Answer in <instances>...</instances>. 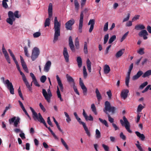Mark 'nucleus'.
Here are the masks:
<instances>
[{"mask_svg": "<svg viewBox=\"0 0 151 151\" xmlns=\"http://www.w3.org/2000/svg\"><path fill=\"white\" fill-rule=\"evenodd\" d=\"M116 108L114 106H111L110 103L108 101H106L105 102V107L103 109L104 111L108 115V117L109 122L112 123L114 122V119L111 118L108 111L111 112L113 114H114Z\"/></svg>", "mask_w": 151, "mask_h": 151, "instance_id": "nucleus-1", "label": "nucleus"}, {"mask_svg": "<svg viewBox=\"0 0 151 151\" xmlns=\"http://www.w3.org/2000/svg\"><path fill=\"white\" fill-rule=\"evenodd\" d=\"M61 24L58 21V18L55 17L54 20V29L55 33L53 42H56L58 39V37L60 35Z\"/></svg>", "mask_w": 151, "mask_h": 151, "instance_id": "nucleus-2", "label": "nucleus"}, {"mask_svg": "<svg viewBox=\"0 0 151 151\" xmlns=\"http://www.w3.org/2000/svg\"><path fill=\"white\" fill-rule=\"evenodd\" d=\"M9 18L6 20L7 22L11 25H12L13 22L15 20V18H18L20 16L19 14V11H16L14 13L13 12L10 11L8 13Z\"/></svg>", "mask_w": 151, "mask_h": 151, "instance_id": "nucleus-3", "label": "nucleus"}, {"mask_svg": "<svg viewBox=\"0 0 151 151\" xmlns=\"http://www.w3.org/2000/svg\"><path fill=\"white\" fill-rule=\"evenodd\" d=\"M30 109L32 112V116L34 120H37L39 122L42 123L46 127H47V124L41 114L39 113L37 114L31 107H30Z\"/></svg>", "mask_w": 151, "mask_h": 151, "instance_id": "nucleus-4", "label": "nucleus"}, {"mask_svg": "<svg viewBox=\"0 0 151 151\" xmlns=\"http://www.w3.org/2000/svg\"><path fill=\"white\" fill-rule=\"evenodd\" d=\"M56 79L58 84V86L57 87V93L58 98L60 99V101H63V99L61 97V96L60 93V92L59 90V88L60 91L63 92V85L58 75L56 76Z\"/></svg>", "mask_w": 151, "mask_h": 151, "instance_id": "nucleus-5", "label": "nucleus"}, {"mask_svg": "<svg viewBox=\"0 0 151 151\" xmlns=\"http://www.w3.org/2000/svg\"><path fill=\"white\" fill-rule=\"evenodd\" d=\"M1 80L3 81L4 84L6 85L7 88L9 90L10 93L12 94H14V89L12 83L10 82L8 79L4 80V78L2 77L1 78Z\"/></svg>", "mask_w": 151, "mask_h": 151, "instance_id": "nucleus-6", "label": "nucleus"}, {"mask_svg": "<svg viewBox=\"0 0 151 151\" xmlns=\"http://www.w3.org/2000/svg\"><path fill=\"white\" fill-rule=\"evenodd\" d=\"M42 93L45 99L47 102L48 103L50 102L51 98L52 96L50 88H49L47 90V91L44 89H42Z\"/></svg>", "mask_w": 151, "mask_h": 151, "instance_id": "nucleus-7", "label": "nucleus"}, {"mask_svg": "<svg viewBox=\"0 0 151 151\" xmlns=\"http://www.w3.org/2000/svg\"><path fill=\"white\" fill-rule=\"evenodd\" d=\"M20 119L18 117L14 116L9 119V121L10 124L13 123L14 126L16 127H19V123Z\"/></svg>", "mask_w": 151, "mask_h": 151, "instance_id": "nucleus-8", "label": "nucleus"}, {"mask_svg": "<svg viewBox=\"0 0 151 151\" xmlns=\"http://www.w3.org/2000/svg\"><path fill=\"white\" fill-rule=\"evenodd\" d=\"M123 119L124 122L122 119L120 120V122L121 124L123 126L124 124V127L127 131L130 133H132V131L130 129V124L129 123L125 116L123 117Z\"/></svg>", "mask_w": 151, "mask_h": 151, "instance_id": "nucleus-9", "label": "nucleus"}, {"mask_svg": "<svg viewBox=\"0 0 151 151\" xmlns=\"http://www.w3.org/2000/svg\"><path fill=\"white\" fill-rule=\"evenodd\" d=\"M40 54V50L38 48L35 47L32 50L31 58L33 61L35 60L38 57Z\"/></svg>", "mask_w": 151, "mask_h": 151, "instance_id": "nucleus-10", "label": "nucleus"}, {"mask_svg": "<svg viewBox=\"0 0 151 151\" xmlns=\"http://www.w3.org/2000/svg\"><path fill=\"white\" fill-rule=\"evenodd\" d=\"M79 80V84L83 90V94L84 96H86L87 94V89L81 80V78H80Z\"/></svg>", "mask_w": 151, "mask_h": 151, "instance_id": "nucleus-11", "label": "nucleus"}, {"mask_svg": "<svg viewBox=\"0 0 151 151\" xmlns=\"http://www.w3.org/2000/svg\"><path fill=\"white\" fill-rule=\"evenodd\" d=\"M83 11L81 12L79 19L78 31L80 33L82 31V28L83 27Z\"/></svg>", "mask_w": 151, "mask_h": 151, "instance_id": "nucleus-12", "label": "nucleus"}, {"mask_svg": "<svg viewBox=\"0 0 151 151\" xmlns=\"http://www.w3.org/2000/svg\"><path fill=\"white\" fill-rule=\"evenodd\" d=\"M75 21L74 19H72L68 21L65 24V27L67 30H71L72 26L74 24Z\"/></svg>", "mask_w": 151, "mask_h": 151, "instance_id": "nucleus-13", "label": "nucleus"}, {"mask_svg": "<svg viewBox=\"0 0 151 151\" xmlns=\"http://www.w3.org/2000/svg\"><path fill=\"white\" fill-rule=\"evenodd\" d=\"M2 51L4 54V56L7 62L8 63H10V59L9 58V57L3 45L2 48Z\"/></svg>", "mask_w": 151, "mask_h": 151, "instance_id": "nucleus-14", "label": "nucleus"}, {"mask_svg": "<svg viewBox=\"0 0 151 151\" xmlns=\"http://www.w3.org/2000/svg\"><path fill=\"white\" fill-rule=\"evenodd\" d=\"M21 62L22 64V65L23 69L24 71L27 73H29V70L27 68V65L24 62V60L22 57L20 56Z\"/></svg>", "mask_w": 151, "mask_h": 151, "instance_id": "nucleus-15", "label": "nucleus"}, {"mask_svg": "<svg viewBox=\"0 0 151 151\" xmlns=\"http://www.w3.org/2000/svg\"><path fill=\"white\" fill-rule=\"evenodd\" d=\"M63 54L65 61L67 62H68L69 61V55L68 53L67 49L65 47H64V48Z\"/></svg>", "mask_w": 151, "mask_h": 151, "instance_id": "nucleus-16", "label": "nucleus"}, {"mask_svg": "<svg viewBox=\"0 0 151 151\" xmlns=\"http://www.w3.org/2000/svg\"><path fill=\"white\" fill-rule=\"evenodd\" d=\"M22 79L24 83L27 88L29 90V91H31L32 90V88H31V87H30V85L29 84L28 81H27V80L26 78V77L24 75V76H22Z\"/></svg>", "mask_w": 151, "mask_h": 151, "instance_id": "nucleus-17", "label": "nucleus"}, {"mask_svg": "<svg viewBox=\"0 0 151 151\" xmlns=\"http://www.w3.org/2000/svg\"><path fill=\"white\" fill-rule=\"evenodd\" d=\"M51 63L50 61H47L45 64L44 68V71L46 72L49 71L51 66Z\"/></svg>", "mask_w": 151, "mask_h": 151, "instance_id": "nucleus-18", "label": "nucleus"}, {"mask_svg": "<svg viewBox=\"0 0 151 151\" xmlns=\"http://www.w3.org/2000/svg\"><path fill=\"white\" fill-rule=\"evenodd\" d=\"M83 114L86 120H89L90 121H93V118L92 116L90 114L88 116L87 115L86 113L85 112L84 109H83Z\"/></svg>", "mask_w": 151, "mask_h": 151, "instance_id": "nucleus-19", "label": "nucleus"}, {"mask_svg": "<svg viewBox=\"0 0 151 151\" xmlns=\"http://www.w3.org/2000/svg\"><path fill=\"white\" fill-rule=\"evenodd\" d=\"M69 44L71 50L73 52H74L75 51L74 46L73 44L72 38L71 36H70L69 38Z\"/></svg>", "mask_w": 151, "mask_h": 151, "instance_id": "nucleus-20", "label": "nucleus"}, {"mask_svg": "<svg viewBox=\"0 0 151 151\" xmlns=\"http://www.w3.org/2000/svg\"><path fill=\"white\" fill-rule=\"evenodd\" d=\"M30 75L32 79V82L35 86L38 87L40 86V85L38 83L36 78L34 74L32 73H30Z\"/></svg>", "mask_w": 151, "mask_h": 151, "instance_id": "nucleus-21", "label": "nucleus"}, {"mask_svg": "<svg viewBox=\"0 0 151 151\" xmlns=\"http://www.w3.org/2000/svg\"><path fill=\"white\" fill-rule=\"evenodd\" d=\"M95 24V20L93 19H91L90 20L88 23V25H91L90 27L89 30V32L91 33L93 30V27L94 25Z\"/></svg>", "mask_w": 151, "mask_h": 151, "instance_id": "nucleus-22", "label": "nucleus"}, {"mask_svg": "<svg viewBox=\"0 0 151 151\" xmlns=\"http://www.w3.org/2000/svg\"><path fill=\"white\" fill-rule=\"evenodd\" d=\"M129 91L128 89H124L121 92V96L124 99H125L127 97L128 93Z\"/></svg>", "mask_w": 151, "mask_h": 151, "instance_id": "nucleus-23", "label": "nucleus"}, {"mask_svg": "<svg viewBox=\"0 0 151 151\" xmlns=\"http://www.w3.org/2000/svg\"><path fill=\"white\" fill-rule=\"evenodd\" d=\"M48 17L51 18L52 15V3L49 4L48 8Z\"/></svg>", "mask_w": 151, "mask_h": 151, "instance_id": "nucleus-24", "label": "nucleus"}, {"mask_svg": "<svg viewBox=\"0 0 151 151\" xmlns=\"http://www.w3.org/2000/svg\"><path fill=\"white\" fill-rule=\"evenodd\" d=\"M135 133L136 135L142 141H144L145 139V137L144 134L140 133L138 131H136Z\"/></svg>", "mask_w": 151, "mask_h": 151, "instance_id": "nucleus-25", "label": "nucleus"}, {"mask_svg": "<svg viewBox=\"0 0 151 151\" xmlns=\"http://www.w3.org/2000/svg\"><path fill=\"white\" fill-rule=\"evenodd\" d=\"M125 49H122L118 51L115 55L116 58H118L121 57L124 53Z\"/></svg>", "mask_w": 151, "mask_h": 151, "instance_id": "nucleus-26", "label": "nucleus"}, {"mask_svg": "<svg viewBox=\"0 0 151 151\" xmlns=\"http://www.w3.org/2000/svg\"><path fill=\"white\" fill-rule=\"evenodd\" d=\"M143 74V73L142 71L141 70L139 71L137 74L133 77L132 79L134 80L137 79Z\"/></svg>", "mask_w": 151, "mask_h": 151, "instance_id": "nucleus-27", "label": "nucleus"}, {"mask_svg": "<svg viewBox=\"0 0 151 151\" xmlns=\"http://www.w3.org/2000/svg\"><path fill=\"white\" fill-rule=\"evenodd\" d=\"M95 93L97 99L99 101H100L102 99V96L97 88L95 89Z\"/></svg>", "mask_w": 151, "mask_h": 151, "instance_id": "nucleus-28", "label": "nucleus"}, {"mask_svg": "<svg viewBox=\"0 0 151 151\" xmlns=\"http://www.w3.org/2000/svg\"><path fill=\"white\" fill-rule=\"evenodd\" d=\"M110 68L109 66L107 64L105 65L104 67V74H107L110 71Z\"/></svg>", "mask_w": 151, "mask_h": 151, "instance_id": "nucleus-29", "label": "nucleus"}, {"mask_svg": "<svg viewBox=\"0 0 151 151\" xmlns=\"http://www.w3.org/2000/svg\"><path fill=\"white\" fill-rule=\"evenodd\" d=\"M66 77L68 81L70 83H72L73 85H75L74 81L72 77L70 76L68 74H67L66 75Z\"/></svg>", "mask_w": 151, "mask_h": 151, "instance_id": "nucleus-30", "label": "nucleus"}, {"mask_svg": "<svg viewBox=\"0 0 151 151\" xmlns=\"http://www.w3.org/2000/svg\"><path fill=\"white\" fill-rule=\"evenodd\" d=\"M86 65L88 71L89 73L91 72V63L89 59H88L86 61Z\"/></svg>", "mask_w": 151, "mask_h": 151, "instance_id": "nucleus-31", "label": "nucleus"}, {"mask_svg": "<svg viewBox=\"0 0 151 151\" xmlns=\"http://www.w3.org/2000/svg\"><path fill=\"white\" fill-rule=\"evenodd\" d=\"M145 28L144 25L142 24L136 25L135 27V29L137 30H143Z\"/></svg>", "mask_w": 151, "mask_h": 151, "instance_id": "nucleus-32", "label": "nucleus"}, {"mask_svg": "<svg viewBox=\"0 0 151 151\" xmlns=\"http://www.w3.org/2000/svg\"><path fill=\"white\" fill-rule=\"evenodd\" d=\"M148 33L146 30L143 29L139 33V36H143L144 35H148Z\"/></svg>", "mask_w": 151, "mask_h": 151, "instance_id": "nucleus-33", "label": "nucleus"}, {"mask_svg": "<svg viewBox=\"0 0 151 151\" xmlns=\"http://www.w3.org/2000/svg\"><path fill=\"white\" fill-rule=\"evenodd\" d=\"M60 140L62 144H63V145L65 149L67 150H69V148L68 146L67 145L65 142L62 138H60Z\"/></svg>", "mask_w": 151, "mask_h": 151, "instance_id": "nucleus-34", "label": "nucleus"}, {"mask_svg": "<svg viewBox=\"0 0 151 151\" xmlns=\"http://www.w3.org/2000/svg\"><path fill=\"white\" fill-rule=\"evenodd\" d=\"M77 61L78 65L79 68H81L82 65V60L81 58L80 57H78L77 58Z\"/></svg>", "mask_w": 151, "mask_h": 151, "instance_id": "nucleus-35", "label": "nucleus"}, {"mask_svg": "<svg viewBox=\"0 0 151 151\" xmlns=\"http://www.w3.org/2000/svg\"><path fill=\"white\" fill-rule=\"evenodd\" d=\"M151 75V70H149L145 72L142 75V77L145 78Z\"/></svg>", "mask_w": 151, "mask_h": 151, "instance_id": "nucleus-36", "label": "nucleus"}, {"mask_svg": "<svg viewBox=\"0 0 151 151\" xmlns=\"http://www.w3.org/2000/svg\"><path fill=\"white\" fill-rule=\"evenodd\" d=\"M95 138L96 139L100 138L101 137L100 132L97 129H96L95 132Z\"/></svg>", "mask_w": 151, "mask_h": 151, "instance_id": "nucleus-37", "label": "nucleus"}, {"mask_svg": "<svg viewBox=\"0 0 151 151\" xmlns=\"http://www.w3.org/2000/svg\"><path fill=\"white\" fill-rule=\"evenodd\" d=\"M51 18H50L49 17L48 18H47L45 21L44 23V27H46L47 26H49L50 24V19Z\"/></svg>", "mask_w": 151, "mask_h": 151, "instance_id": "nucleus-38", "label": "nucleus"}, {"mask_svg": "<svg viewBox=\"0 0 151 151\" xmlns=\"http://www.w3.org/2000/svg\"><path fill=\"white\" fill-rule=\"evenodd\" d=\"M64 113L66 117V121L68 123H69L71 121V119L70 117L67 112L65 111L64 112Z\"/></svg>", "mask_w": 151, "mask_h": 151, "instance_id": "nucleus-39", "label": "nucleus"}, {"mask_svg": "<svg viewBox=\"0 0 151 151\" xmlns=\"http://www.w3.org/2000/svg\"><path fill=\"white\" fill-rule=\"evenodd\" d=\"M83 74L84 78H86L88 74L86 71V68L85 66L83 67Z\"/></svg>", "mask_w": 151, "mask_h": 151, "instance_id": "nucleus-40", "label": "nucleus"}, {"mask_svg": "<svg viewBox=\"0 0 151 151\" xmlns=\"http://www.w3.org/2000/svg\"><path fill=\"white\" fill-rule=\"evenodd\" d=\"M91 108L92 111L94 113L95 115L97 114V112L96 111V109L95 105L94 104H92L91 105Z\"/></svg>", "mask_w": 151, "mask_h": 151, "instance_id": "nucleus-41", "label": "nucleus"}, {"mask_svg": "<svg viewBox=\"0 0 151 151\" xmlns=\"http://www.w3.org/2000/svg\"><path fill=\"white\" fill-rule=\"evenodd\" d=\"M137 52L140 55H142L145 53L144 48H140L137 50Z\"/></svg>", "mask_w": 151, "mask_h": 151, "instance_id": "nucleus-42", "label": "nucleus"}, {"mask_svg": "<svg viewBox=\"0 0 151 151\" xmlns=\"http://www.w3.org/2000/svg\"><path fill=\"white\" fill-rule=\"evenodd\" d=\"M83 50L85 54H87L88 52L87 48V42H84V47L83 48Z\"/></svg>", "mask_w": 151, "mask_h": 151, "instance_id": "nucleus-43", "label": "nucleus"}, {"mask_svg": "<svg viewBox=\"0 0 151 151\" xmlns=\"http://www.w3.org/2000/svg\"><path fill=\"white\" fill-rule=\"evenodd\" d=\"M99 120L102 124H104L106 127H109L107 122L106 120L105 119L103 120L101 118H99Z\"/></svg>", "mask_w": 151, "mask_h": 151, "instance_id": "nucleus-44", "label": "nucleus"}, {"mask_svg": "<svg viewBox=\"0 0 151 151\" xmlns=\"http://www.w3.org/2000/svg\"><path fill=\"white\" fill-rule=\"evenodd\" d=\"M24 50L25 56L28 57H29L30 55L29 53L27 48L26 46L24 47Z\"/></svg>", "mask_w": 151, "mask_h": 151, "instance_id": "nucleus-45", "label": "nucleus"}, {"mask_svg": "<svg viewBox=\"0 0 151 151\" xmlns=\"http://www.w3.org/2000/svg\"><path fill=\"white\" fill-rule=\"evenodd\" d=\"M75 45L76 49H78L79 48V44L78 39V37L76 38L75 42Z\"/></svg>", "mask_w": 151, "mask_h": 151, "instance_id": "nucleus-46", "label": "nucleus"}, {"mask_svg": "<svg viewBox=\"0 0 151 151\" xmlns=\"http://www.w3.org/2000/svg\"><path fill=\"white\" fill-rule=\"evenodd\" d=\"M144 108V106L141 104H139L137 107V112L138 113L141 112L142 109H143Z\"/></svg>", "mask_w": 151, "mask_h": 151, "instance_id": "nucleus-47", "label": "nucleus"}, {"mask_svg": "<svg viewBox=\"0 0 151 151\" xmlns=\"http://www.w3.org/2000/svg\"><path fill=\"white\" fill-rule=\"evenodd\" d=\"M116 36L115 35H113L109 39V44H111L116 39Z\"/></svg>", "mask_w": 151, "mask_h": 151, "instance_id": "nucleus-48", "label": "nucleus"}, {"mask_svg": "<svg viewBox=\"0 0 151 151\" xmlns=\"http://www.w3.org/2000/svg\"><path fill=\"white\" fill-rule=\"evenodd\" d=\"M8 1V0H3L2 5L3 7L6 9L8 7V5L6 3Z\"/></svg>", "mask_w": 151, "mask_h": 151, "instance_id": "nucleus-49", "label": "nucleus"}, {"mask_svg": "<svg viewBox=\"0 0 151 151\" xmlns=\"http://www.w3.org/2000/svg\"><path fill=\"white\" fill-rule=\"evenodd\" d=\"M137 144H136L135 145L139 151H143V150L141 147L140 145L139 144V142L138 141H137Z\"/></svg>", "mask_w": 151, "mask_h": 151, "instance_id": "nucleus-50", "label": "nucleus"}, {"mask_svg": "<svg viewBox=\"0 0 151 151\" xmlns=\"http://www.w3.org/2000/svg\"><path fill=\"white\" fill-rule=\"evenodd\" d=\"M109 38V34H107L105 35L104 38V44H106L107 43L108 40Z\"/></svg>", "mask_w": 151, "mask_h": 151, "instance_id": "nucleus-51", "label": "nucleus"}, {"mask_svg": "<svg viewBox=\"0 0 151 151\" xmlns=\"http://www.w3.org/2000/svg\"><path fill=\"white\" fill-rule=\"evenodd\" d=\"M74 4L76 9L78 10L79 8V4L77 0H74Z\"/></svg>", "mask_w": 151, "mask_h": 151, "instance_id": "nucleus-52", "label": "nucleus"}, {"mask_svg": "<svg viewBox=\"0 0 151 151\" xmlns=\"http://www.w3.org/2000/svg\"><path fill=\"white\" fill-rule=\"evenodd\" d=\"M83 128L87 135L89 137H90L91 136L90 133L88 130L86 126H85Z\"/></svg>", "mask_w": 151, "mask_h": 151, "instance_id": "nucleus-53", "label": "nucleus"}, {"mask_svg": "<svg viewBox=\"0 0 151 151\" xmlns=\"http://www.w3.org/2000/svg\"><path fill=\"white\" fill-rule=\"evenodd\" d=\"M128 33L129 32H127L122 36L120 40L121 42H122L126 38Z\"/></svg>", "mask_w": 151, "mask_h": 151, "instance_id": "nucleus-54", "label": "nucleus"}, {"mask_svg": "<svg viewBox=\"0 0 151 151\" xmlns=\"http://www.w3.org/2000/svg\"><path fill=\"white\" fill-rule=\"evenodd\" d=\"M41 35V33L40 32H36L33 34V36L34 38H37L40 37Z\"/></svg>", "mask_w": 151, "mask_h": 151, "instance_id": "nucleus-55", "label": "nucleus"}, {"mask_svg": "<svg viewBox=\"0 0 151 151\" xmlns=\"http://www.w3.org/2000/svg\"><path fill=\"white\" fill-rule=\"evenodd\" d=\"M46 77L45 76H42L40 78V80L41 82L44 83L46 81Z\"/></svg>", "mask_w": 151, "mask_h": 151, "instance_id": "nucleus-56", "label": "nucleus"}, {"mask_svg": "<svg viewBox=\"0 0 151 151\" xmlns=\"http://www.w3.org/2000/svg\"><path fill=\"white\" fill-rule=\"evenodd\" d=\"M148 84V82L146 81L142 84H141L139 86V88L141 89H142L144 87L146 86Z\"/></svg>", "mask_w": 151, "mask_h": 151, "instance_id": "nucleus-57", "label": "nucleus"}, {"mask_svg": "<svg viewBox=\"0 0 151 151\" xmlns=\"http://www.w3.org/2000/svg\"><path fill=\"white\" fill-rule=\"evenodd\" d=\"M108 22H107L105 23L104 25V32L106 31L108 29Z\"/></svg>", "mask_w": 151, "mask_h": 151, "instance_id": "nucleus-58", "label": "nucleus"}, {"mask_svg": "<svg viewBox=\"0 0 151 151\" xmlns=\"http://www.w3.org/2000/svg\"><path fill=\"white\" fill-rule=\"evenodd\" d=\"M130 77L126 76L125 78V84L127 86H129V81Z\"/></svg>", "mask_w": 151, "mask_h": 151, "instance_id": "nucleus-59", "label": "nucleus"}, {"mask_svg": "<svg viewBox=\"0 0 151 151\" xmlns=\"http://www.w3.org/2000/svg\"><path fill=\"white\" fill-rule=\"evenodd\" d=\"M19 136L22 139H25L24 134L23 132V131H21V133L19 134Z\"/></svg>", "mask_w": 151, "mask_h": 151, "instance_id": "nucleus-60", "label": "nucleus"}, {"mask_svg": "<svg viewBox=\"0 0 151 151\" xmlns=\"http://www.w3.org/2000/svg\"><path fill=\"white\" fill-rule=\"evenodd\" d=\"M102 146L105 151H109V147L108 146L103 144L102 145Z\"/></svg>", "mask_w": 151, "mask_h": 151, "instance_id": "nucleus-61", "label": "nucleus"}, {"mask_svg": "<svg viewBox=\"0 0 151 151\" xmlns=\"http://www.w3.org/2000/svg\"><path fill=\"white\" fill-rule=\"evenodd\" d=\"M130 16V14L129 13H128L127 14V17L123 19V22H124L128 21L129 19Z\"/></svg>", "mask_w": 151, "mask_h": 151, "instance_id": "nucleus-62", "label": "nucleus"}, {"mask_svg": "<svg viewBox=\"0 0 151 151\" xmlns=\"http://www.w3.org/2000/svg\"><path fill=\"white\" fill-rule=\"evenodd\" d=\"M106 93L108 96L109 99H111L112 94L111 90H109L108 91H107Z\"/></svg>", "mask_w": 151, "mask_h": 151, "instance_id": "nucleus-63", "label": "nucleus"}, {"mask_svg": "<svg viewBox=\"0 0 151 151\" xmlns=\"http://www.w3.org/2000/svg\"><path fill=\"white\" fill-rule=\"evenodd\" d=\"M73 88L74 90V91L78 95H79L80 94L79 92H78V90H77V88L75 86V85L74 84V85H73Z\"/></svg>", "mask_w": 151, "mask_h": 151, "instance_id": "nucleus-64", "label": "nucleus"}]
</instances>
